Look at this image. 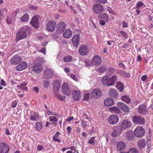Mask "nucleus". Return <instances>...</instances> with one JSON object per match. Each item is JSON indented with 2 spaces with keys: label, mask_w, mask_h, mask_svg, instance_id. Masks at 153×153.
<instances>
[{
  "label": "nucleus",
  "mask_w": 153,
  "mask_h": 153,
  "mask_svg": "<svg viewBox=\"0 0 153 153\" xmlns=\"http://www.w3.org/2000/svg\"><path fill=\"white\" fill-rule=\"evenodd\" d=\"M10 60L11 64L16 65L22 61V58L19 55L16 54L12 56Z\"/></svg>",
  "instance_id": "1a4fd4ad"
},
{
  "label": "nucleus",
  "mask_w": 153,
  "mask_h": 153,
  "mask_svg": "<svg viewBox=\"0 0 153 153\" xmlns=\"http://www.w3.org/2000/svg\"><path fill=\"white\" fill-rule=\"evenodd\" d=\"M145 133L144 129L142 126L137 127L134 131L135 135L137 137H141L143 136Z\"/></svg>",
  "instance_id": "20e7f679"
},
{
  "label": "nucleus",
  "mask_w": 153,
  "mask_h": 153,
  "mask_svg": "<svg viewBox=\"0 0 153 153\" xmlns=\"http://www.w3.org/2000/svg\"><path fill=\"white\" fill-rule=\"evenodd\" d=\"M137 111L140 114L146 115L148 112L147 107L143 104L139 105L137 108Z\"/></svg>",
  "instance_id": "ddd939ff"
},
{
  "label": "nucleus",
  "mask_w": 153,
  "mask_h": 153,
  "mask_svg": "<svg viewBox=\"0 0 153 153\" xmlns=\"http://www.w3.org/2000/svg\"><path fill=\"white\" fill-rule=\"evenodd\" d=\"M105 68H99L98 71L101 73H102L105 71Z\"/></svg>",
  "instance_id": "864d4df0"
},
{
  "label": "nucleus",
  "mask_w": 153,
  "mask_h": 153,
  "mask_svg": "<svg viewBox=\"0 0 153 153\" xmlns=\"http://www.w3.org/2000/svg\"><path fill=\"white\" fill-rule=\"evenodd\" d=\"M17 104V102L15 100L13 102L11 105L12 107L13 108H15L16 107V105Z\"/></svg>",
  "instance_id": "5fc2aeb1"
},
{
  "label": "nucleus",
  "mask_w": 153,
  "mask_h": 153,
  "mask_svg": "<svg viewBox=\"0 0 153 153\" xmlns=\"http://www.w3.org/2000/svg\"><path fill=\"white\" fill-rule=\"evenodd\" d=\"M95 139V137H93L91 138L88 141V142L90 144L95 143L94 140Z\"/></svg>",
  "instance_id": "3c124183"
},
{
  "label": "nucleus",
  "mask_w": 153,
  "mask_h": 153,
  "mask_svg": "<svg viewBox=\"0 0 153 153\" xmlns=\"http://www.w3.org/2000/svg\"><path fill=\"white\" fill-rule=\"evenodd\" d=\"M27 68H15L16 70L18 71H21Z\"/></svg>",
  "instance_id": "4d7b16f0"
},
{
  "label": "nucleus",
  "mask_w": 153,
  "mask_h": 153,
  "mask_svg": "<svg viewBox=\"0 0 153 153\" xmlns=\"http://www.w3.org/2000/svg\"><path fill=\"white\" fill-rule=\"evenodd\" d=\"M107 9L108 11L111 14L113 15H115L116 14V13L110 7H107Z\"/></svg>",
  "instance_id": "c03bdc74"
},
{
  "label": "nucleus",
  "mask_w": 153,
  "mask_h": 153,
  "mask_svg": "<svg viewBox=\"0 0 153 153\" xmlns=\"http://www.w3.org/2000/svg\"><path fill=\"white\" fill-rule=\"evenodd\" d=\"M109 111L111 112L116 113H118L120 112L119 109L115 106L110 107L109 108Z\"/></svg>",
  "instance_id": "473e14b6"
},
{
  "label": "nucleus",
  "mask_w": 153,
  "mask_h": 153,
  "mask_svg": "<svg viewBox=\"0 0 153 153\" xmlns=\"http://www.w3.org/2000/svg\"><path fill=\"white\" fill-rule=\"evenodd\" d=\"M43 86L45 88H48V87L50 82L49 81L47 80H44L42 82Z\"/></svg>",
  "instance_id": "58836bf2"
},
{
  "label": "nucleus",
  "mask_w": 153,
  "mask_h": 153,
  "mask_svg": "<svg viewBox=\"0 0 153 153\" xmlns=\"http://www.w3.org/2000/svg\"><path fill=\"white\" fill-rule=\"evenodd\" d=\"M49 119L50 121H53L54 124L56 125L57 124L58 119L56 117L54 116H51Z\"/></svg>",
  "instance_id": "e433bc0d"
},
{
  "label": "nucleus",
  "mask_w": 153,
  "mask_h": 153,
  "mask_svg": "<svg viewBox=\"0 0 153 153\" xmlns=\"http://www.w3.org/2000/svg\"><path fill=\"white\" fill-rule=\"evenodd\" d=\"M93 10L96 14H100L104 10V7L101 4H95L93 6Z\"/></svg>",
  "instance_id": "39448f33"
},
{
  "label": "nucleus",
  "mask_w": 153,
  "mask_h": 153,
  "mask_svg": "<svg viewBox=\"0 0 153 153\" xmlns=\"http://www.w3.org/2000/svg\"><path fill=\"white\" fill-rule=\"evenodd\" d=\"M101 63V59L100 57L98 55H96L92 59L91 64L92 65L97 66H99Z\"/></svg>",
  "instance_id": "f8f14e48"
},
{
  "label": "nucleus",
  "mask_w": 153,
  "mask_h": 153,
  "mask_svg": "<svg viewBox=\"0 0 153 153\" xmlns=\"http://www.w3.org/2000/svg\"><path fill=\"white\" fill-rule=\"evenodd\" d=\"M38 7L37 6H33L32 5H30L29 6V9L33 10H36L38 8Z\"/></svg>",
  "instance_id": "49530a36"
},
{
  "label": "nucleus",
  "mask_w": 153,
  "mask_h": 153,
  "mask_svg": "<svg viewBox=\"0 0 153 153\" xmlns=\"http://www.w3.org/2000/svg\"><path fill=\"white\" fill-rule=\"evenodd\" d=\"M30 118L32 121H36L38 119L37 114L34 112H32L30 116Z\"/></svg>",
  "instance_id": "7c9ffc66"
},
{
  "label": "nucleus",
  "mask_w": 153,
  "mask_h": 153,
  "mask_svg": "<svg viewBox=\"0 0 153 153\" xmlns=\"http://www.w3.org/2000/svg\"><path fill=\"white\" fill-rule=\"evenodd\" d=\"M20 20L23 22H27L29 20V16L27 14H26L20 18Z\"/></svg>",
  "instance_id": "72a5a7b5"
},
{
  "label": "nucleus",
  "mask_w": 153,
  "mask_h": 153,
  "mask_svg": "<svg viewBox=\"0 0 153 153\" xmlns=\"http://www.w3.org/2000/svg\"><path fill=\"white\" fill-rule=\"evenodd\" d=\"M33 90L36 93H38L39 91V89L38 88L37 86L33 87Z\"/></svg>",
  "instance_id": "338daca9"
},
{
  "label": "nucleus",
  "mask_w": 153,
  "mask_h": 153,
  "mask_svg": "<svg viewBox=\"0 0 153 153\" xmlns=\"http://www.w3.org/2000/svg\"><path fill=\"white\" fill-rule=\"evenodd\" d=\"M122 129L120 126H116L113 128V132L111 135L114 137H116L121 134L123 132Z\"/></svg>",
  "instance_id": "9d476101"
},
{
  "label": "nucleus",
  "mask_w": 153,
  "mask_h": 153,
  "mask_svg": "<svg viewBox=\"0 0 153 153\" xmlns=\"http://www.w3.org/2000/svg\"><path fill=\"white\" fill-rule=\"evenodd\" d=\"M117 79V76H114L111 78H110L108 76H105L102 78V82L104 85L110 86L113 85Z\"/></svg>",
  "instance_id": "f03ea898"
},
{
  "label": "nucleus",
  "mask_w": 153,
  "mask_h": 153,
  "mask_svg": "<svg viewBox=\"0 0 153 153\" xmlns=\"http://www.w3.org/2000/svg\"><path fill=\"white\" fill-rule=\"evenodd\" d=\"M30 31V28L28 26L23 27L19 31L16 33V41H18L27 37V33Z\"/></svg>",
  "instance_id": "f257e3e1"
},
{
  "label": "nucleus",
  "mask_w": 153,
  "mask_h": 153,
  "mask_svg": "<svg viewBox=\"0 0 153 153\" xmlns=\"http://www.w3.org/2000/svg\"><path fill=\"white\" fill-rule=\"evenodd\" d=\"M101 94V91L98 89H95L93 90L91 94V98L97 99L100 97Z\"/></svg>",
  "instance_id": "6ab92c4d"
},
{
  "label": "nucleus",
  "mask_w": 153,
  "mask_h": 153,
  "mask_svg": "<svg viewBox=\"0 0 153 153\" xmlns=\"http://www.w3.org/2000/svg\"><path fill=\"white\" fill-rule=\"evenodd\" d=\"M132 121L135 124L143 125L145 122V120L141 116L136 115L133 117Z\"/></svg>",
  "instance_id": "7ed1b4c3"
},
{
  "label": "nucleus",
  "mask_w": 153,
  "mask_h": 153,
  "mask_svg": "<svg viewBox=\"0 0 153 153\" xmlns=\"http://www.w3.org/2000/svg\"><path fill=\"white\" fill-rule=\"evenodd\" d=\"M61 84L59 81H55L54 83L53 89L54 92L58 91L60 88Z\"/></svg>",
  "instance_id": "bb28decb"
},
{
  "label": "nucleus",
  "mask_w": 153,
  "mask_h": 153,
  "mask_svg": "<svg viewBox=\"0 0 153 153\" xmlns=\"http://www.w3.org/2000/svg\"><path fill=\"white\" fill-rule=\"evenodd\" d=\"M117 106L121 109L124 112L127 113L128 112L130 111V109L125 104L122 102H119L117 103Z\"/></svg>",
  "instance_id": "aec40b11"
},
{
  "label": "nucleus",
  "mask_w": 153,
  "mask_h": 153,
  "mask_svg": "<svg viewBox=\"0 0 153 153\" xmlns=\"http://www.w3.org/2000/svg\"><path fill=\"white\" fill-rule=\"evenodd\" d=\"M20 67H27V63L25 62H23L19 65Z\"/></svg>",
  "instance_id": "09e8293b"
},
{
  "label": "nucleus",
  "mask_w": 153,
  "mask_h": 153,
  "mask_svg": "<svg viewBox=\"0 0 153 153\" xmlns=\"http://www.w3.org/2000/svg\"><path fill=\"white\" fill-rule=\"evenodd\" d=\"M6 20L7 23L8 24H10L12 22V20L9 18H7L6 19Z\"/></svg>",
  "instance_id": "13d9d810"
},
{
  "label": "nucleus",
  "mask_w": 153,
  "mask_h": 153,
  "mask_svg": "<svg viewBox=\"0 0 153 153\" xmlns=\"http://www.w3.org/2000/svg\"><path fill=\"white\" fill-rule=\"evenodd\" d=\"M71 77L74 80L76 81L77 80V78L75 75L73 74H71Z\"/></svg>",
  "instance_id": "052dcab7"
},
{
  "label": "nucleus",
  "mask_w": 153,
  "mask_h": 153,
  "mask_svg": "<svg viewBox=\"0 0 153 153\" xmlns=\"http://www.w3.org/2000/svg\"><path fill=\"white\" fill-rule=\"evenodd\" d=\"M72 34V32L69 29L65 30L63 34V36L64 37L66 38H70Z\"/></svg>",
  "instance_id": "b1692460"
},
{
  "label": "nucleus",
  "mask_w": 153,
  "mask_h": 153,
  "mask_svg": "<svg viewBox=\"0 0 153 153\" xmlns=\"http://www.w3.org/2000/svg\"><path fill=\"white\" fill-rule=\"evenodd\" d=\"M80 36L79 34L75 35L72 39V41L74 45L76 47H77L79 45Z\"/></svg>",
  "instance_id": "412c9836"
},
{
  "label": "nucleus",
  "mask_w": 153,
  "mask_h": 153,
  "mask_svg": "<svg viewBox=\"0 0 153 153\" xmlns=\"http://www.w3.org/2000/svg\"><path fill=\"white\" fill-rule=\"evenodd\" d=\"M67 130L68 134L70 133L71 130V127L70 126H68L67 128Z\"/></svg>",
  "instance_id": "e2e57ef3"
},
{
  "label": "nucleus",
  "mask_w": 153,
  "mask_h": 153,
  "mask_svg": "<svg viewBox=\"0 0 153 153\" xmlns=\"http://www.w3.org/2000/svg\"><path fill=\"white\" fill-rule=\"evenodd\" d=\"M82 126L83 128H85L87 125V122L84 121L83 120L81 119Z\"/></svg>",
  "instance_id": "8fccbe9b"
},
{
  "label": "nucleus",
  "mask_w": 153,
  "mask_h": 153,
  "mask_svg": "<svg viewBox=\"0 0 153 153\" xmlns=\"http://www.w3.org/2000/svg\"><path fill=\"white\" fill-rule=\"evenodd\" d=\"M90 94L88 93H86L84 94L83 100L85 101H88L89 98Z\"/></svg>",
  "instance_id": "79ce46f5"
},
{
  "label": "nucleus",
  "mask_w": 153,
  "mask_h": 153,
  "mask_svg": "<svg viewBox=\"0 0 153 153\" xmlns=\"http://www.w3.org/2000/svg\"><path fill=\"white\" fill-rule=\"evenodd\" d=\"M42 70V68H33L32 71L35 73H39Z\"/></svg>",
  "instance_id": "4c0bfd02"
},
{
  "label": "nucleus",
  "mask_w": 153,
  "mask_h": 153,
  "mask_svg": "<svg viewBox=\"0 0 153 153\" xmlns=\"http://www.w3.org/2000/svg\"><path fill=\"white\" fill-rule=\"evenodd\" d=\"M110 96L114 98H117L118 97V94L117 91L114 89H111L109 93Z\"/></svg>",
  "instance_id": "5701e85b"
},
{
  "label": "nucleus",
  "mask_w": 153,
  "mask_h": 153,
  "mask_svg": "<svg viewBox=\"0 0 153 153\" xmlns=\"http://www.w3.org/2000/svg\"><path fill=\"white\" fill-rule=\"evenodd\" d=\"M54 74L53 72L50 68H46L43 73V77L46 79L51 78Z\"/></svg>",
  "instance_id": "2eb2a0df"
},
{
  "label": "nucleus",
  "mask_w": 153,
  "mask_h": 153,
  "mask_svg": "<svg viewBox=\"0 0 153 153\" xmlns=\"http://www.w3.org/2000/svg\"><path fill=\"white\" fill-rule=\"evenodd\" d=\"M66 27V25L64 22H60L56 26V32L57 33H61Z\"/></svg>",
  "instance_id": "9b49d317"
},
{
  "label": "nucleus",
  "mask_w": 153,
  "mask_h": 153,
  "mask_svg": "<svg viewBox=\"0 0 153 153\" xmlns=\"http://www.w3.org/2000/svg\"><path fill=\"white\" fill-rule=\"evenodd\" d=\"M123 25L122 27L123 28H126L128 27V24L125 21H123Z\"/></svg>",
  "instance_id": "6e6d98bb"
},
{
  "label": "nucleus",
  "mask_w": 153,
  "mask_h": 153,
  "mask_svg": "<svg viewBox=\"0 0 153 153\" xmlns=\"http://www.w3.org/2000/svg\"><path fill=\"white\" fill-rule=\"evenodd\" d=\"M62 93L68 96L70 95L71 90L69 88V85L66 82H64L62 84Z\"/></svg>",
  "instance_id": "423d86ee"
},
{
  "label": "nucleus",
  "mask_w": 153,
  "mask_h": 153,
  "mask_svg": "<svg viewBox=\"0 0 153 153\" xmlns=\"http://www.w3.org/2000/svg\"><path fill=\"white\" fill-rule=\"evenodd\" d=\"M120 33L122 34L124 38L126 39H128V35L126 33L122 30L120 31Z\"/></svg>",
  "instance_id": "37998d69"
},
{
  "label": "nucleus",
  "mask_w": 153,
  "mask_h": 153,
  "mask_svg": "<svg viewBox=\"0 0 153 153\" xmlns=\"http://www.w3.org/2000/svg\"><path fill=\"white\" fill-rule=\"evenodd\" d=\"M120 126L123 130L129 129L131 126V122L128 120H123L120 123Z\"/></svg>",
  "instance_id": "6e6552de"
},
{
  "label": "nucleus",
  "mask_w": 153,
  "mask_h": 153,
  "mask_svg": "<svg viewBox=\"0 0 153 153\" xmlns=\"http://www.w3.org/2000/svg\"><path fill=\"white\" fill-rule=\"evenodd\" d=\"M145 145L146 141L144 139H141L138 141V146L140 149L144 148Z\"/></svg>",
  "instance_id": "c756f323"
},
{
  "label": "nucleus",
  "mask_w": 153,
  "mask_h": 153,
  "mask_svg": "<svg viewBox=\"0 0 153 153\" xmlns=\"http://www.w3.org/2000/svg\"><path fill=\"white\" fill-rule=\"evenodd\" d=\"M73 118L72 117H69L67 119H66V120L67 122H70L72 120Z\"/></svg>",
  "instance_id": "774afa93"
},
{
  "label": "nucleus",
  "mask_w": 153,
  "mask_h": 153,
  "mask_svg": "<svg viewBox=\"0 0 153 153\" xmlns=\"http://www.w3.org/2000/svg\"><path fill=\"white\" fill-rule=\"evenodd\" d=\"M0 83L1 85L3 86H5L6 85V83L5 81L3 79L1 80Z\"/></svg>",
  "instance_id": "0e129e2a"
},
{
  "label": "nucleus",
  "mask_w": 153,
  "mask_h": 153,
  "mask_svg": "<svg viewBox=\"0 0 153 153\" xmlns=\"http://www.w3.org/2000/svg\"><path fill=\"white\" fill-rule=\"evenodd\" d=\"M108 123L111 125H115L119 121V118L117 115H113L109 117L108 119Z\"/></svg>",
  "instance_id": "a211bd4d"
},
{
  "label": "nucleus",
  "mask_w": 153,
  "mask_h": 153,
  "mask_svg": "<svg viewBox=\"0 0 153 153\" xmlns=\"http://www.w3.org/2000/svg\"><path fill=\"white\" fill-rule=\"evenodd\" d=\"M72 96L73 100L76 101L80 99L81 95L79 91L75 90L73 92Z\"/></svg>",
  "instance_id": "4be33fe9"
},
{
  "label": "nucleus",
  "mask_w": 153,
  "mask_h": 153,
  "mask_svg": "<svg viewBox=\"0 0 153 153\" xmlns=\"http://www.w3.org/2000/svg\"><path fill=\"white\" fill-rule=\"evenodd\" d=\"M125 147V145L123 142H120L117 145V148L118 150L121 151L124 150Z\"/></svg>",
  "instance_id": "cd10ccee"
},
{
  "label": "nucleus",
  "mask_w": 153,
  "mask_h": 153,
  "mask_svg": "<svg viewBox=\"0 0 153 153\" xmlns=\"http://www.w3.org/2000/svg\"><path fill=\"white\" fill-rule=\"evenodd\" d=\"M38 17V15H35L30 21V24L32 26L35 28H37L39 27V23Z\"/></svg>",
  "instance_id": "dca6fc26"
},
{
  "label": "nucleus",
  "mask_w": 153,
  "mask_h": 153,
  "mask_svg": "<svg viewBox=\"0 0 153 153\" xmlns=\"http://www.w3.org/2000/svg\"><path fill=\"white\" fill-rule=\"evenodd\" d=\"M116 87L120 91L122 92L123 90V85L122 83L120 82L117 83Z\"/></svg>",
  "instance_id": "f704fd0d"
},
{
  "label": "nucleus",
  "mask_w": 153,
  "mask_h": 153,
  "mask_svg": "<svg viewBox=\"0 0 153 153\" xmlns=\"http://www.w3.org/2000/svg\"><path fill=\"white\" fill-rule=\"evenodd\" d=\"M105 21L100 19V24L101 25H104L105 24Z\"/></svg>",
  "instance_id": "bf43d9fd"
},
{
  "label": "nucleus",
  "mask_w": 153,
  "mask_h": 153,
  "mask_svg": "<svg viewBox=\"0 0 153 153\" xmlns=\"http://www.w3.org/2000/svg\"><path fill=\"white\" fill-rule=\"evenodd\" d=\"M147 78V76L146 75H144L141 77V80L142 81H144L146 80Z\"/></svg>",
  "instance_id": "680f3d73"
},
{
  "label": "nucleus",
  "mask_w": 153,
  "mask_h": 153,
  "mask_svg": "<svg viewBox=\"0 0 153 153\" xmlns=\"http://www.w3.org/2000/svg\"><path fill=\"white\" fill-rule=\"evenodd\" d=\"M10 149L8 145L4 142L0 143V152L1 153H8Z\"/></svg>",
  "instance_id": "f3484780"
},
{
  "label": "nucleus",
  "mask_w": 153,
  "mask_h": 153,
  "mask_svg": "<svg viewBox=\"0 0 153 153\" xmlns=\"http://www.w3.org/2000/svg\"><path fill=\"white\" fill-rule=\"evenodd\" d=\"M115 72V69L113 68H110L107 70V73H108L109 74H111Z\"/></svg>",
  "instance_id": "a18cd8bd"
},
{
  "label": "nucleus",
  "mask_w": 153,
  "mask_h": 153,
  "mask_svg": "<svg viewBox=\"0 0 153 153\" xmlns=\"http://www.w3.org/2000/svg\"><path fill=\"white\" fill-rule=\"evenodd\" d=\"M56 23L53 21H50L48 22L46 25V29L50 32H52L55 29Z\"/></svg>",
  "instance_id": "4468645a"
},
{
  "label": "nucleus",
  "mask_w": 153,
  "mask_h": 153,
  "mask_svg": "<svg viewBox=\"0 0 153 153\" xmlns=\"http://www.w3.org/2000/svg\"><path fill=\"white\" fill-rule=\"evenodd\" d=\"M42 124L41 122H38L36 123V128L37 130H40L42 128Z\"/></svg>",
  "instance_id": "ea45409f"
},
{
  "label": "nucleus",
  "mask_w": 153,
  "mask_h": 153,
  "mask_svg": "<svg viewBox=\"0 0 153 153\" xmlns=\"http://www.w3.org/2000/svg\"><path fill=\"white\" fill-rule=\"evenodd\" d=\"M114 102V100L112 98L107 99L105 100L104 104L107 106H110L112 105Z\"/></svg>",
  "instance_id": "c85d7f7f"
},
{
  "label": "nucleus",
  "mask_w": 153,
  "mask_h": 153,
  "mask_svg": "<svg viewBox=\"0 0 153 153\" xmlns=\"http://www.w3.org/2000/svg\"><path fill=\"white\" fill-rule=\"evenodd\" d=\"M100 19L105 21L107 22L109 20V18L107 14L105 13H102L99 15Z\"/></svg>",
  "instance_id": "a878e982"
},
{
  "label": "nucleus",
  "mask_w": 153,
  "mask_h": 153,
  "mask_svg": "<svg viewBox=\"0 0 153 153\" xmlns=\"http://www.w3.org/2000/svg\"><path fill=\"white\" fill-rule=\"evenodd\" d=\"M54 94L55 97L59 100L63 101L65 99V96L60 95L58 91L54 92Z\"/></svg>",
  "instance_id": "393cba45"
},
{
  "label": "nucleus",
  "mask_w": 153,
  "mask_h": 153,
  "mask_svg": "<svg viewBox=\"0 0 153 153\" xmlns=\"http://www.w3.org/2000/svg\"><path fill=\"white\" fill-rule=\"evenodd\" d=\"M78 52L79 54L82 55H87L89 52V49L88 46L85 45H81L79 47Z\"/></svg>",
  "instance_id": "0eeeda50"
},
{
  "label": "nucleus",
  "mask_w": 153,
  "mask_h": 153,
  "mask_svg": "<svg viewBox=\"0 0 153 153\" xmlns=\"http://www.w3.org/2000/svg\"><path fill=\"white\" fill-rule=\"evenodd\" d=\"M121 99L123 101L127 103H129L131 102V99L127 95H124L122 96L121 97Z\"/></svg>",
  "instance_id": "2f4dec72"
},
{
  "label": "nucleus",
  "mask_w": 153,
  "mask_h": 153,
  "mask_svg": "<svg viewBox=\"0 0 153 153\" xmlns=\"http://www.w3.org/2000/svg\"><path fill=\"white\" fill-rule=\"evenodd\" d=\"M72 60V57L71 56H66L63 58V61L65 62H71Z\"/></svg>",
  "instance_id": "c9c22d12"
},
{
  "label": "nucleus",
  "mask_w": 153,
  "mask_h": 153,
  "mask_svg": "<svg viewBox=\"0 0 153 153\" xmlns=\"http://www.w3.org/2000/svg\"><path fill=\"white\" fill-rule=\"evenodd\" d=\"M17 87L19 88L20 89H22L23 90H27V87L24 86L23 85H21L20 84L19 85H17Z\"/></svg>",
  "instance_id": "de8ad7c7"
},
{
  "label": "nucleus",
  "mask_w": 153,
  "mask_h": 153,
  "mask_svg": "<svg viewBox=\"0 0 153 153\" xmlns=\"http://www.w3.org/2000/svg\"><path fill=\"white\" fill-rule=\"evenodd\" d=\"M66 10H58V12L61 13H63L66 12Z\"/></svg>",
  "instance_id": "69168bd1"
},
{
  "label": "nucleus",
  "mask_w": 153,
  "mask_h": 153,
  "mask_svg": "<svg viewBox=\"0 0 153 153\" xmlns=\"http://www.w3.org/2000/svg\"><path fill=\"white\" fill-rule=\"evenodd\" d=\"M129 151L131 153H138V151L135 148H131L129 150Z\"/></svg>",
  "instance_id": "603ef678"
},
{
  "label": "nucleus",
  "mask_w": 153,
  "mask_h": 153,
  "mask_svg": "<svg viewBox=\"0 0 153 153\" xmlns=\"http://www.w3.org/2000/svg\"><path fill=\"white\" fill-rule=\"evenodd\" d=\"M143 3L142 2L139 1L137 4L136 6L134 7V9H135V8L139 9L140 7H142V6L143 5Z\"/></svg>",
  "instance_id": "a19ab883"
}]
</instances>
